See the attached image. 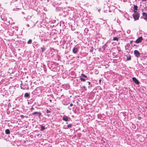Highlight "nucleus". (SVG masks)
<instances>
[{
  "label": "nucleus",
  "mask_w": 147,
  "mask_h": 147,
  "mask_svg": "<svg viewBox=\"0 0 147 147\" xmlns=\"http://www.w3.org/2000/svg\"><path fill=\"white\" fill-rule=\"evenodd\" d=\"M41 50L40 51V52L41 53H43L45 50V48L44 47L41 48Z\"/></svg>",
  "instance_id": "obj_11"
},
{
  "label": "nucleus",
  "mask_w": 147,
  "mask_h": 147,
  "mask_svg": "<svg viewBox=\"0 0 147 147\" xmlns=\"http://www.w3.org/2000/svg\"><path fill=\"white\" fill-rule=\"evenodd\" d=\"M73 105L72 104V103H71L70 104V107H72V106Z\"/></svg>",
  "instance_id": "obj_26"
},
{
  "label": "nucleus",
  "mask_w": 147,
  "mask_h": 147,
  "mask_svg": "<svg viewBox=\"0 0 147 147\" xmlns=\"http://www.w3.org/2000/svg\"><path fill=\"white\" fill-rule=\"evenodd\" d=\"M41 130H42L44 129H45V127L43 126H41Z\"/></svg>",
  "instance_id": "obj_17"
},
{
  "label": "nucleus",
  "mask_w": 147,
  "mask_h": 147,
  "mask_svg": "<svg viewBox=\"0 0 147 147\" xmlns=\"http://www.w3.org/2000/svg\"><path fill=\"white\" fill-rule=\"evenodd\" d=\"M131 59V57H127V59L128 60H130Z\"/></svg>",
  "instance_id": "obj_22"
},
{
  "label": "nucleus",
  "mask_w": 147,
  "mask_h": 147,
  "mask_svg": "<svg viewBox=\"0 0 147 147\" xmlns=\"http://www.w3.org/2000/svg\"><path fill=\"white\" fill-rule=\"evenodd\" d=\"M20 117L22 119H23L24 117V116L23 115H20Z\"/></svg>",
  "instance_id": "obj_19"
},
{
  "label": "nucleus",
  "mask_w": 147,
  "mask_h": 147,
  "mask_svg": "<svg viewBox=\"0 0 147 147\" xmlns=\"http://www.w3.org/2000/svg\"><path fill=\"white\" fill-rule=\"evenodd\" d=\"M82 75L85 78H86L87 77V76L86 75H85L83 74H82Z\"/></svg>",
  "instance_id": "obj_18"
},
{
  "label": "nucleus",
  "mask_w": 147,
  "mask_h": 147,
  "mask_svg": "<svg viewBox=\"0 0 147 147\" xmlns=\"http://www.w3.org/2000/svg\"><path fill=\"white\" fill-rule=\"evenodd\" d=\"M88 82V84L89 85H90V82Z\"/></svg>",
  "instance_id": "obj_28"
},
{
  "label": "nucleus",
  "mask_w": 147,
  "mask_h": 147,
  "mask_svg": "<svg viewBox=\"0 0 147 147\" xmlns=\"http://www.w3.org/2000/svg\"><path fill=\"white\" fill-rule=\"evenodd\" d=\"M134 13L133 14V16L135 20H138L140 16L139 14L137 11L134 10Z\"/></svg>",
  "instance_id": "obj_1"
},
{
  "label": "nucleus",
  "mask_w": 147,
  "mask_h": 147,
  "mask_svg": "<svg viewBox=\"0 0 147 147\" xmlns=\"http://www.w3.org/2000/svg\"><path fill=\"white\" fill-rule=\"evenodd\" d=\"M80 79L82 81H85V80L84 78H80Z\"/></svg>",
  "instance_id": "obj_16"
},
{
  "label": "nucleus",
  "mask_w": 147,
  "mask_h": 147,
  "mask_svg": "<svg viewBox=\"0 0 147 147\" xmlns=\"http://www.w3.org/2000/svg\"><path fill=\"white\" fill-rule=\"evenodd\" d=\"M133 42V41L132 40H131V41H130V43L131 44Z\"/></svg>",
  "instance_id": "obj_27"
},
{
  "label": "nucleus",
  "mask_w": 147,
  "mask_h": 147,
  "mask_svg": "<svg viewBox=\"0 0 147 147\" xmlns=\"http://www.w3.org/2000/svg\"><path fill=\"white\" fill-rule=\"evenodd\" d=\"M78 51V49L77 47H74L73 49V52L74 53L76 54Z\"/></svg>",
  "instance_id": "obj_8"
},
{
  "label": "nucleus",
  "mask_w": 147,
  "mask_h": 147,
  "mask_svg": "<svg viewBox=\"0 0 147 147\" xmlns=\"http://www.w3.org/2000/svg\"><path fill=\"white\" fill-rule=\"evenodd\" d=\"M71 127L72 124H69L67 125V127L68 128Z\"/></svg>",
  "instance_id": "obj_15"
},
{
  "label": "nucleus",
  "mask_w": 147,
  "mask_h": 147,
  "mask_svg": "<svg viewBox=\"0 0 147 147\" xmlns=\"http://www.w3.org/2000/svg\"><path fill=\"white\" fill-rule=\"evenodd\" d=\"M134 53L136 57H140V54L138 50H135L134 51Z\"/></svg>",
  "instance_id": "obj_3"
},
{
  "label": "nucleus",
  "mask_w": 147,
  "mask_h": 147,
  "mask_svg": "<svg viewBox=\"0 0 147 147\" xmlns=\"http://www.w3.org/2000/svg\"><path fill=\"white\" fill-rule=\"evenodd\" d=\"M141 118L140 117H138V119L139 120H140Z\"/></svg>",
  "instance_id": "obj_25"
},
{
  "label": "nucleus",
  "mask_w": 147,
  "mask_h": 147,
  "mask_svg": "<svg viewBox=\"0 0 147 147\" xmlns=\"http://www.w3.org/2000/svg\"><path fill=\"white\" fill-rule=\"evenodd\" d=\"M47 113H50L51 112V111H50L47 109Z\"/></svg>",
  "instance_id": "obj_21"
},
{
  "label": "nucleus",
  "mask_w": 147,
  "mask_h": 147,
  "mask_svg": "<svg viewBox=\"0 0 147 147\" xmlns=\"http://www.w3.org/2000/svg\"><path fill=\"white\" fill-rule=\"evenodd\" d=\"M138 7L137 5H134V10H135V11H137V10Z\"/></svg>",
  "instance_id": "obj_13"
},
{
  "label": "nucleus",
  "mask_w": 147,
  "mask_h": 147,
  "mask_svg": "<svg viewBox=\"0 0 147 147\" xmlns=\"http://www.w3.org/2000/svg\"><path fill=\"white\" fill-rule=\"evenodd\" d=\"M32 42V40L31 39H30L28 41L27 43L28 44H31Z\"/></svg>",
  "instance_id": "obj_14"
},
{
  "label": "nucleus",
  "mask_w": 147,
  "mask_h": 147,
  "mask_svg": "<svg viewBox=\"0 0 147 147\" xmlns=\"http://www.w3.org/2000/svg\"><path fill=\"white\" fill-rule=\"evenodd\" d=\"M5 133L7 134H9L10 133V131L9 129H6L5 131Z\"/></svg>",
  "instance_id": "obj_9"
},
{
  "label": "nucleus",
  "mask_w": 147,
  "mask_h": 147,
  "mask_svg": "<svg viewBox=\"0 0 147 147\" xmlns=\"http://www.w3.org/2000/svg\"><path fill=\"white\" fill-rule=\"evenodd\" d=\"M128 45V44H127V45ZM128 45H129V44H128Z\"/></svg>",
  "instance_id": "obj_34"
},
{
  "label": "nucleus",
  "mask_w": 147,
  "mask_h": 147,
  "mask_svg": "<svg viewBox=\"0 0 147 147\" xmlns=\"http://www.w3.org/2000/svg\"><path fill=\"white\" fill-rule=\"evenodd\" d=\"M68 119V117L65 115H64L63 117V120L65 121H67Z\"/></svg>",
  "instance_id": "obj_7"
},
{
  "label": "nucleus",
  "mask_w": 147,
  "mask_h": 147,
  "mask_svg": "<svg viewBox=\"0 0 147 147\" xmlns=\"http://www.w3.org/2000/svg\"><path fill=\"white\" fill-rule=\"evenodd\" d=\"M142 18L145 20L147 19V14L143 12L142 13Z\"/></svg>",
  "instance_id": "obj_6"
},
{
  "label": "nucleus",
  "mask_w": 147,
  "mask_h": 147,
  "mask_svg": "<svg viewBox=\"0 0 147 147\" xmlns=\"http://www.w3.org/2000/svg\"><path fill=\"white\" fill-rule=\"evenodd\" d=\"M29 96H30L29 94L27 93H25L24 94V97H29Z\"/></svg>",
  "instance_id": "obj_10"
},
{
  "label": "nucleus",
  "mask_w": 147,
  "mask_h": 147,
  "mask_svg": "<svg viewBox=\"0 0 147 147\" xmlns=\"http://www.w3.org/2000/svg\"><path fill=\"white\" fill-rule=\"evenodd\" d=\"M143 40V38L142 37H140L138 38L136 41V43H139L141 42Z\"/></svg>",
  "instance_id": "obj_4"
},
{
  "label": "nucleus",
  "mask_w": 147,
  "mask_h": 147,
  "mask_svg": "<svg viewBox=\"0 0 147 147\" xmlns=\"http://www.w3.org/2000/svg\"><path fill=\"white\" fill-rule=\"evenodd\" d=\"M27 26L28 27H29V25L28 24H27Z\"/></svg>",
  "instance_id": "obj_29"
},
{
  "label": "nucleus",
  "mask_w": 147,
  "mask_h": 147,
  "mask_svg": "<svg viewBox=\"0 0 147 147\" xmlns=\"http://www.w3.org/2000/svg\"><path fill=\"white\" fill-rule=\"evenodd\" d=\"M83 87H84V88H85V86H83Z\"/></svg>",
  "instance_id": "obj_31"
},
{
  "label": "nucleus",
  "mask_w": 147,
  "mask_h": 147,
  "mask_svg": "<svg viewBox=\"0 0 147 147\" xmlns=\"http://www.w3.org/2000/svg\"><path fill=\"white\" fill-rule=\"evenodd\" d=\"M101 80H100V82Z\"/></svg>",
  "instance_id": "obj_33"
},
{
  "label": "nucleus",
  "mask_w": 147,
  "mask_h": 147,
  "mask_svg": "<svg viewBox=\"0 0 147 147\" xmlns=\"http://www.w3.org/2000/svg\"><path fill=\"white\" fill-rule=\"evenodd\" d=\"M50 102H52V100H50Z\"/></svg>",
  "instance_id": "obj_30"
},
{
  "label": "nucleus",
  "mask_w": 147,
  "mask_h": 147,
  "mask_svg": "<svg viewBox=\"0 0 147 147\" xmlns=\"http://www.w3.org/2000/svg\"><path fill=\"white\" fill-rule=\"evenodd\" d=\"M133 81L137 84L138 85L139 84V82L138 80L135 77L132 78Z\"/></svg>",
  "instance_id": "obj_5"
},
{
  "label": "nucleus",
  "mask_w": 147,
  "mask_h": 147,
  "mask_svg": "<svg viewBox=\"0 0 147 147\" xmlns=\"http://www.w3.org/2000/svg\"><path fill=\"white\" fill-rule=\"evenodd\" d=\"M133 47H135V49H136L137 48V45H133Z\"/></svg>",
  "instance_id": "obj_23"
},
{
  "label": "nucleus",
  "mask_w": 147,
  "mask_h": 147,
  "mask_svg": "<svg viewBox=\"0 0 147 147\" xmlns=\"http://www.w3.org/2000/svg\"><path fill=\"white\" fill-rule=\"evenodd\" d=\"M31 110H34V108L32 107L31 108Z\"/></svg>",
  "instance_id": "obj_24"
},
{
  "label": "nucleus",
  "mask_w": 147,
  "mask_h": 147,
  "mask_svg": "<svg viewBox=\"0 0 147 147\" xmlns=\"http://www.w3.org/2000/svg\"><path fill=\"white\" fill-rule=\"evenodd\" d=\"M21 88L22 89H23V90H25V89H27L28 90L29 89V87H28L27 88H23L22 87H21Z\"/></svg>",
  "instance_id": "obj_20"
},
{
  "label": "nucleus",
  "mask_w": 147,
  "mask_h": 147,
  "mask_svg": "<svg viewBox=\"0 0 147 147\" xmlns=\"http://www.w3.org/2000/svg\"><path fill=\"white\" fill-rule=\"evenodd\" d=\"M26 117V118H27V117Z\"/></svg>",
  "instance_id": "obj_32"
},
{
  "label": "nucleus",
  "mask_w": 147,
  "mask_h": 147,
  "mask_svg": "<svg viewBox=\"0 0 147 147\" xmlns=\"http://www.w3.org/2000/svg\"><path fill=\"white\" fill-rule=\"evenodd\" d=\"M113 40H116L117 41H118L119 40V38H118L117 37H115L113 38Z\"/></svg>",
  "instance_id": "obj_12"
},
{
  "label": "nucleus",
  "mask_w": 147,
  "mask_h": 147,
  "mask_svg": "<svg viewBox=\"0 0 147 147\" xmlns=\"http://www.w3.org/2000/svg\"><path fill=\"white\" fill-rule=\"evenodd\" d=\"M32 115H33L38 116L39 118H40V116L41 115V113L38 112H34L32 113Z\"/></svg>",
  "instance_id": "obj_2"
}]
</instances>
